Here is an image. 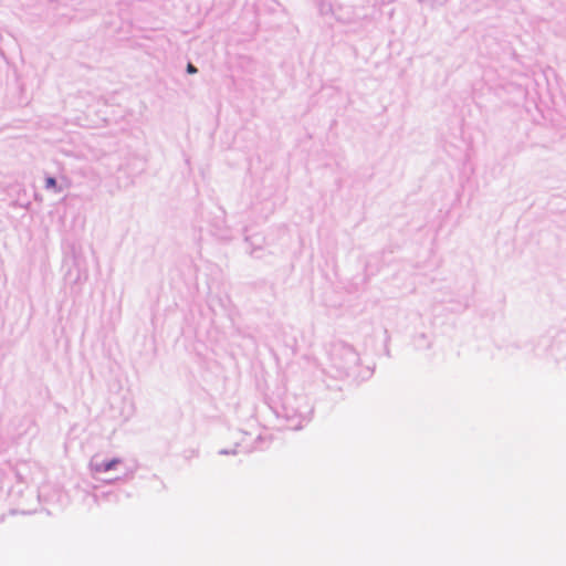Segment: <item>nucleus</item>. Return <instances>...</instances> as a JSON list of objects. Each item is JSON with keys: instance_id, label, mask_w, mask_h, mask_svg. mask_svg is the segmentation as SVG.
<instances>
[{"instance_id": "nucleus-1", "label": "nucleus", "mask_w": 566, "mask_h": 566, "mask_svg": "<svg viewBox=\"0 0 566 566\" xmlns=\"http://www.w3.org/2000/svg\"><path fill=\"white\" fill-rule=\"evenodd\" d=\"M56 185V181L53 177H49L46 179V188H54Z\"/></svg>"}, {"instance_id": "nucleus-2", "label": "nucleus", "mask_w": 566, "mask_h": 566, "mask_svg": "<svg viewBox=\"0 0 566 566\" xmlns=\"http://www.w3.org/2000/svg\"><path fill=\"white\" fill-rule=\"evenodd\" d=\"M187 72L190 73V74H196L197 73V67L192 63H188L187 64Z\"/></svg>"}, {"instance_id": "nucleus-3", "label": "nucleus", "mask_w": 566, "mask_h": 566, "mask_svg": "<svg viewBox=\"0 0 566 566\" xmlns=\"http://www.w3.org/2000/svg\"><path fill=\"white\" fill-rule=\"evenodd\" d=\"M116 463H117V461H116V460H113V461H111V462H107V463H105V464L103 465V469H104V470L113 469V468H114V464H116Z\"/></svg>"}]
</instances>
